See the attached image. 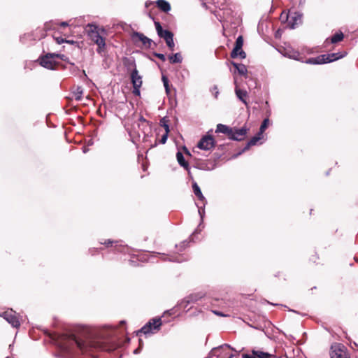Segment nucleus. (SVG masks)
Wrapping results in <instances>:
<instances>
[{
	"instance_id": "obj_1",
	"label": "nucleus",
	"mask_w": 358,
	"mask_h": 358,
	"mask_svg": "<svg viewBox=\"0 0 358 358\" xmlns=\"http://www.w3.org/2000/svg\"><path fill=\"white\" fill-rule=\"evenodd\" d=\"M61 349L70 355H85L97 357L98 350L112 351L117 347L115 340L111 338L94 339L85 333L80 334H65L59 341Z\"/></svg>"
},
{
	"instance_id": "obj_41",
	"label": "nucleus",
	"mask_w": 358,
	"mask_h": 358,
	"mask_svg": "<svg viewBox=\"0 0 358 358\" xmlns=\"http://www.w3.org/2000/svg\"><path fill=\"white\" fill-rule=\"evenodd\" d=\"M213 312L214 314L219 315V316H222V317L226 316V315H224L222 313L217 311V310H213Z\"/></svg>"
},
{
	"instance_id": "obj_36",
	"label": "nucleus",
	"mask_w": 358,
	"mask_h": 358,
	"mask_svg": "<svg viewBox=\"0 0 358 358\" xmlns=\"http://www.w3.org/2000/svg\"><path fill=\"white\" fill-rule=\"evenodd\" d=\"M118 242L117 241H113L110 239L106 241L105 242L103 243H101V244H103L105 245H106L107 247H109V246H113V243H117Z\"/></svg>"
},
{
	"instance_id": "obj_19",
	"label": "nucleus",
	"mask_w": 358,
	"mask_h": 358,
	"mask_svg": "<svg viewBox=\"0 0 358 358\" xmlns=\"http://www.w3.org/2000/svg\"><path fill=\"white\" fill-rule=\"evenodd\" d=\"M192 189L194 194L198 197V199L203 203V206L206 203V200L203 196L199 186L197 185L196 182H194L192 184Z\"/></svg>"
},
{
	"instance_id": "obj_42",
	"label": "nucleus",
	"mask_w": 358,
	"mask_h": 358,
	"mask_svg": "<svg viewBox=\"0 0 358 358\" xmlns=\"http://www.w3.org/2000/svg\"><path fill=\"white\" fill-rule=\"evenodd\" d=\"M56 41L58 44H61L64 42V40L62 38H57Z\"/></svg>"
},
{
	"instance_id": "obj_20",
	"label": "nucleus",
	"mask_w": 358,
	"mask_h": 358,
	"mask_svg": "<svg viewBox=\"0 0 358 358\" xmlns=\"http://www.w3.org/2000/svg\"><path fill=\"white\" fill-rule=\"evenodd\" d=\"M156 3L158 8L165 13H168L171 10L170 3L165 0H157L156 1Z\"/></svg>"
},
{
	"instance_id": "obj_29",
	"label": "nucleus",
	"mask_w": 358,
	"mask_h": 358,
	"mask_svg": "<svg viewBox=\"0 0 358 358\" xmlns=\"http://www.w3.org/2000/svg\"><path fill=\"white\" fill-rule=\"evenodd\" d=\"M160 125L164 128L165 132L169 133V126L166 117H163L160 120Z\"/></svg>"
},
{
	"instance_id": "obj_32",
	"label": "nucleus",
	"mask_w": 358,
	"mask_h": 358,
	"mask_svg": "<svg viewBox=\"0 0 358 358\" xmlns=\"http://www.w3.org/2000/svg\"><path fill=\"white\" fill-rule=\"evenodd\" d=\"M286 55L292 59L299 60V53L296 51H292V52H287Z\"/></svg>"
},
{
	"instance_id": "obj_9",
	"label": "nucleus",
	"mask_w": 358,
	"mask_h": 358,
	"mask_svg": "<svg viewBox=\"0 0 358 358\" xmlns=\"http://www.w3.org/2000/svg\"><path fill=\"white\" fill-rule=\"evenodd\" d=\"M234 350L229 345L224 344L217 348H213L210 352V357H217V358H225L226 350Z\"/></svg>"
},
{
	"instance_id": "obj_4",
	"label": "nucleus",
	"mask_w": 358,
	"mask_h": 358,
	"mask_svg": "<svg viewBox=\"0 0 358 358\" xmlns=\"http://www.w3.org/2000/svg\"><path fill=\"white\" fill-rule=\"evenodd\" d=\"M162 324V320L160 317L152 318L145 324L139 331L137 332V335L139 333H143L145 335L153 334L160 329Z\"/></svg>"
},
{
	"instance_id": "obj_3",
	"label": "nucleus",
	"mask_w": 358,
	"mask_h": 358,
	"mask_svg": "<svg viewBox=\"0 0 358 358\" xmlns=\"http://www.w3.org/2000/svg\"><path fill=\"white\" fill-rule=\"evenodd\" d=\"M346 55V52L321 55L316 57L309 58L306 61V63L309 64H323L330 63L344 57Z\"/></svg>"
},
{
	"instance_id": "obj_52",
	"label": "nucleus",
	"mask_w": 358,
	"mask_h": 358,
	"mask_svg": "<svg viewBox=\"0 0 358 358\" xmlns=\"http://www.w3.org/2000/svg\"><path fill=\"white\" fill-rule=\"evenodd\" d=\"M6 358H10V357H6Z\"/></svg>"
},
{
	"instance_id": "obj_26",
	"label": "nucleus",
	"mask_w": 358,
	"mask_h": 358,
	"mask_svg": "<svg viewBox=\"0 0 358 358\" xmlns=\"http://www.w3.org/2000/svg\"><path fill=\"white\" fill-rule=\"evenodd\" d=\"M343 38H344L343 34L341 31L338 32L331 36V43H336L338 42L341 41L343 39Z\"/></svg>"
},
{
	"instance_id": "obj_17",
	"label": "nucleus",
	"mask_w": 358,
	"mask_h": 358,
	"mask_svg": "<svg viewBox=\"0 0 358 358\" xmlns=\"http://www.w3.org/2000/svg\"><path fill=\"white\" fill-rule=\"evenodd\" d=\"M263 135H259V133L258 132L257 134L255 136H253L246 144V145L244 147V148L237 154L236 156L240 155L243 152L248 150L250 146L255 145L262 138Z\"/></svg>"
},
{
	"instance_id": "obj_5",
	"label": "nucleus",
	"mask_w": 358,
	"mask_h": 358,
	"mask_svg": "<svg viewBox=\"0 0 358 358\" xmlns=\"http://www.w3.org/2000/svg\"><path fill=\"white\" fill-rule=\"evenodd\" d=\"M0 317H3L13 327L17 328L20 325L17 313L13 309L0 313Z\"/></svg>"
},
{
	"instance_id": "obj_14",
	"label": "nucleus",
	"mask_w": 358,
	"mask_h": 358,
	"mask_svg": "<svg viewBox=\"0 0 358 358\" xmlns=\"http://www.w3.org/2000/svg\"><path fill=\"white\" fill-rule=\"evenodd\" d=\"M243 358H273L274 355L259 350H252L251 354H243Z\"/></svg>"
},
{
	"instance_id": "obj_13",
	"label": "nucleus",
	"mask_w": 358,
	"mask_h": 358,
	"mask_svg": "<svg viewBox=\"0 0 358 358\" xmlns=\"http://www.w3.org/2000/svg\"><path fill=\"white\" fill-rule=\"evenodd\" d=\"M202 296L200 294H191L178 303V306L180 308L185 309L187 308L188 305L197 301Z\"/></svg>"
},
{
	"instance_id": "obj_47",
	"label": "nucleus",
	"mask_w": 358,
	"mask_h": 358,
	"mask_svg": "<svg viewBox=\"0 0 358 358\" xmlns=\"http://www.w3.org/2000/svg\"><path fill=\"white\" fill-rule=\"evenodd\" d=\"M64 41L66 42V43H74L73 41L64 40Z\"/></svg>"
},
{
	"instance_id": "obj_7",
	"label": "nucleus",
	"mask_w": 358,
	"mask_h": 358,
	"mask_svg": "<svg viewBox=\"0 0 358 358\" xmlns=\"http://www.w3.org/2000/svg\"><path fill=\"white\" fill-rule=\"evenodd\" d=\"M131 79L133 85V94L136 96H140V87L142 85V78L138 74V70L135 68L131 73Z\"/></svg>"
},
{
	"instance_id": "obj_31",
	"label": "nucleus",
	"mask_w": 358,
	"mask_h": 358,
	"mask_svg": "<svg viewBox=\"0 0 358 358\" xmlns=\"http://www.w3.org/2000/svg\"><path fill=\"white\" fill-rule=\"evenodd\" d=\"M165 41H166L167 46L169 47V48L171 51H173L174 50V46H175V43L173 41V37H171L170 38L165 40Z\"/></svg>"
},
{
	"instance_id": "obj_28",
	"label": "nucleus",
	"mask_w": 358,
	"mask_h": 358,
	"mask_svg": "<svg viewBox=\"0 0 358 358\" xmlns=\"http://www.w3.org/2000/svg\"><path fill=\"white\" fill-rule=\"evenodd\" d=\"M83 93V88L81 87H77L76 91L74 92L75 99L77 101H79L82 98V95Z\"/></svg>"
},
{
	"instance_id": "obj_45",
	"label": "nucleus",
	"mask_w": 358,
	"mask_h": 358,
	"mask_svg": "<svg viewBox=\"0 0 358 358\" xmlns=\"http://www.w3.org/2000/svg\"><path fill=\"white\" fill-rule=\"evenodd\" d=\"M68 25H69V24H68V22H61V24H60V26H61V27H67Z\"/></svg>"
},
{
	"instance_id": "obj_48",
	"label": "nucleus",
	"mask_w": 358,
	"mask_h": 358,
	"mask_svg": "<svg viewBox=\"0 0 358 358\" xmlns=\"http://www.w3.org/2000/svg\"><path fill=\"white\" fill-rule=\"evenodd\" d=\"M140 120H141V121H143V122H145V120L143 117H140Z\"/></svg>"
},
{
	"instance_id": "obj_22",
	"label": "nucleus",
	"mask_w": 358,
	"mask_h": 358,
	"mask_svg": "<svg viewBox=\"0 0 358 358\" xmlns=\"http://www.w3.org/2000/svg\"><path fill=\"white\" fill-rule=\"evenodd\" d=\"M236 94L237 97L245 105H247V101L245 98L247 97L248 93L245 90H243L241 89H238V87L235 90Z\"/></svg>"
},
{
	"instance_id": "obj_6",
	"label": "nucleus",
	"mask_w": 358,
	"mask_h": 358,
	"mask_svg": "<svg viewBox=\"0 0 358 358\" xmlns=\"http://www.w3.org/2000/svg\"><path fill=\"white\" fill-rule=\"evenodd\" d=\"M55 58V53H48L39 59L40 64L45 69L53 70L58 64Z\"/></svg>"
},
{
	"instance_id": "obj_23",
	"label": "nucleus",
	"mask_w": 358,
	"mask_h": 358,
	"mask_svg": "<svg viewBox=\"0 0 358 358\" xmlns=\"http://www.w3.org/2000/svg\"><path fill=\"white\" fill-rule=\"evenodd\" d=\"M238 56H239L241 59H245L246 57V54L243 50L237 49L236 47H234L231 52V57L232 58H236Z\"/></svg>"
},
{
	"instance_id": "obj_38",
	"label": "nucleus",
	"mask_w": 358,
	"mask_h": 358,
	"mask_svg": "<svg viewBox=\"0 0 358 358\" xmlns=\"http://www.w3.org/2000/svg\"><path fill=\"white\" fill-rule=\"evenodd\" d=\"M155 56L162 61L164 62L166 60V57L164 54L162 53H155Z\"/></svg>"
},
{
	"instance_id": "obj_49",
	"label": "nucleus",
	"mask_w": 358,
	"mask_h": 358,
	"mask_svg": "<svg viewBox=\"0 0 358 358\" xmlns=\"http://www.w3.org/2000/svg\"><path fill=\"white\" fill-rule=\"evenodd\" d=\"M151 3L150 2H146L145 3V6L148 7L149 6V4H150Z\"/></svg>"
},
{
	"instance_id": "obj_2",
	"label": "nucleus",
	"mask_w": 358,
	"mask_h": 358,
	"mask_svg": "<svg viewBox=\"0 0 358 358\" xmlns=\"http://www.w3.org/2000/svg\"><path fill=\"white\" fill-rule=\"evenodd\" d=\"M88 37L96 45V52L99 54L106 50V41L102 34H106L104 28H99L96 24L89 23L85 28Z\"/></svg>"
},
{
	"instance_id": "obj_30",
	"label": "nucleus",
	"mask_w": 358,
	"mask_h": 358,
	"mask_svg": "<svg viewBox=\"0 0 358 358\" xmlns=\"http://www.w3.org/2000/svg\"><path fill=\"white\" fill-rule=\"evenodd\" d=\"M243 45V39L241 36H238L235 42V46L237 49H241Z\"/></svg>"
},
{
	"instance_id": "obj_35",
	"label": "nucleus",
	"mask_w": 358,
	"mask_h": 358,
	"mask_svg": "<svg viewBox=\"0 0 358 358\" xmlns=\"http://www.w3.org/2000/svg\"><path fill=\"white\" fill-rule=\"evenodd\" d=\"M185 259L181 257L180 256H178V257H173V256H171L170 258H169V261L171 262H183Z\"/></svg>"
},
{
	"instance_id": "obj_12",
	"label": "nucleus",
	"mask_w": 358,
	"mask_h": 358,
	"mask_svg": "<svg viewBox=\"0 0 358 358\" xmlns=\"http://www.w3.org/2000/svg\"><path fill=\"white\" fill-rule=\"evenodd\" d=\"M132 39L135 42L141 41L143 45L147 48H151V45L152 44V41L150 38H148L144 34L139 32H134L132 35Z\"/></svg>"
},
{
	"instance_id": "obj_18",
	"label": "nucleus",
	"mask_w": 358,
	"mask_h": 358,
	"mask_svg": "<svg viewBox=\"0 0 358 358\" xmlns=\"http://www.w3.org/2000/svg\"><path fill=\"white\" fill-rule=\"evenodd\" d=\"M232 130L233 128H231L225 124H218L217 125L215 132L224 134L228 136L229 138H230L231 135H232Z\"/></svg>"
},
{
	"instance_id": "obj_50",
	"label": "nucleus",
	"mask_w": 358,
	"mask_h": 358,
	"mask_svg": "<svg viewBox=\"0 0 358 358\" xmlns=\"http://www.w3.org/2000/svg\"><path fill=\"white\" fill-rule=\"evenodd\" d=\"M171 310H167V311H166V313H169V314H171Z\"/></svg>"
},
{
	"instance_id": "obj_46",
	"label": "nucleus",
	"mask_w": 358,
	"mask_h": 358,
	"mask_svg": "<svg viewBox=\"0 0 358 358\" xmlns=\"http://www.w3.org/2000/svg\"><path fill=\"white\" fill-rule=\"evenodd\" d=\"M83 151L84 153H86L88 151V149L87 148H83Z\"/></svg>"
},
{
	"instance_id": "obj_27",
	"label": "nucleus",
	"mask_w": 358,
	"mask_h": 358,
	"mask_svg": "<svg viewBox=\"0 0 358 358\" xmlns=\"http://www.w3.org/2000/svg\"><path fill=\"white\" fill-rule=\"evenodd\" d=\"M268 124H269V120L268 118H265L261 126H260V128H259V135H263V133L264 132L265 129L267 128V127L268 126Z\"/></svg>"
},
{
	"instance_id": "obj_40",
	"label": "nucleus",
	"mask_w": 358,
	"mask_h": 358,
	"mask_svg": "<svg viewBox=\"0 0 358 358\" xmlns=\"http://www.w3.org/2000/svg\"><path fill=\"white\" fill-rule=\"evenodd\" d=\"M139 341H140L139 347H138L137 349H136V350H134V354H138V353H139V352H140V351H141V348H142L143 343H142V341H141V339L139 340Z\"/></svg>"
},
{
	"instance_id": "obj_37",
	"label": "nucleus",
	"mask_w": 358,
	"mask_h": 358,
	"mask_svg": "<svg viewBox=\"0 0 358 358\" xmlns=\"http://www.w3.org/2000/svg\"><path fill=\"white\" fill-rule=\"evenodd\" d=\"M168 135H169V133L165 132V134L162 136L161 140H160V143L162 144L166 143V142L167 141Z\"/></svg>"
},
{
	"instance_id": "obj_16",
	"label": "nucleus",
	"mask_w": 358,
	"mask_h": 358,
	"mask_svg": "<svg viewBox=\"0 0 358 358\" xmlns=\"http://www.w3.org/2000/svg\"><path fill=\"white\" fill-rule=\"evenodd\" d=\"M247 134V129L242 127L241 129H233L232 135L230 136V139L234 141H242Z\"/></svg>"
},
{
	"instance_id": "obj_33",
	"label": "nucleus",
	"mask_w": 358,
	"mask_h": 358,
	"mask_svg": "<svg viewBox=\"0 0 358 358\" xmlns=\"http://www.w3.org/2000/svg\"><path fill=\"white\" fill-rule=\"evenodd\" d=\"M162 82H163V84H164V86L165 90H166V92L167 94H169V91H170V90H169V80H168V78H167L166 76H162Z\"/></svg>"
},
{
	"instance_id": "obj_11",
	"label": "nucleus",
	"mask_w": 358,
	"mask_h": 358,
	"mask_svg": "<svg viewBox=\"0 0 358 358\" xmlns=\"http://www.w3.org/2000/svg\"><path fill=\"white\" fill-rule=\"evenodd\" d=\"M288 24L291 29H294L296 25L301 23L302 14L299 12L292 13L287 15Z\"/></svg>"
},
{
	"instance_id": "obj_44",
	"label": "nucleus",
	"mask_w": 358,
	"mask_h": 358,
	"mask_svg": "<svg viewBox=\"0 0 358 358\" xmlns=\"http://www.w3.org/2000/svg\"><path fill=\"white\" fill-rule=\"evenodd\" d=\"M198 211H199V213L201 215V219H203V213H204V210L203 209L202 210L201 208H199V210Z\"/></svg>"
},
{
	"instance_id": "obj_25",
	"label": "nucleus",
	"mask_w": 358,
	"mask_h": 358,
	"mask_svg": "<svg viewBox=\"0 0 358 358\" xmlns=\"http://www.w3.org/2000/svg\"><path fill=\"white\" fill-rule=\"evenodd\" d=\"M169 59L170 62L173 64L181 63L182 61V55L179 52L170 55Z\"/></svg>"
},
{
	"instance_id": "obj_10",
	"label": "nucleus",
	"mask_w": 358,
	"mask_h": 358,
	"mask_svg": "<svg viewBox=\"0 0 358 358\" xmlns=\"http://www.w3.org/2000/svg\"><path fill=\"white\" fill-rule=\"evenodd\" d=\"M331 358H350L343 345H335L331 348Z\"/></svg>"
},
{
	"instance_id": "obj_34",
	"label": "nucleus",
	"mask_w": 358,
	"mask_h": 358,
	"mask_svg": "<svg viewBox=\"0 0 358 358\" xmlns=\"http://www.w3.org/2000/svg\"><path fill=\"white\" fill-rule=\"evenodd\" d=\"M27 40H35V38H32V35L31 34H24L23 36L20 38V41L25 43Z\"/></svg>"
},
{
	"instance_id": "obj_51",
	"label": "nucleus",
	"mask_w": 358,
	"mask_h": 358,
	"mask_svg": "<svg viewBox=\"0 0 358 358\" xmlns=\"http://www.w3.org/2000/svg\"><path fill=\"white\" fill-rule=\"evenodd\" d=\"M195 233H198L197 230H195L193 234H194Z\"/></svg>"
},
{
	"instance_id": "obj_43",
	"label": "nucleus",
	"mask_w": 358,
	"mask_h": 358,
	"mask_svg": "<svg viewBox=\"0 0 358 358\" xmlns=\"http://www.w3.org/2000/svg\"><path fill=\"white\" fill-rule=\"evenodd\" d=\"M187 244V243H186V241H183L182 243H181L180 245V250L184 249L186 247Z\"/></svg>"
},
{
	"instance_id": "obj_8",
	"label": "nucleus",
	"mask_w": 358,
	"mask_h": 358,
	"mask_svg": "<svg viewBox=\"0 0 358 358\" xmlns=\"http://www.w3.org/2000/svg\"><path fill=\"white\" fill-rule=\"evenodd\" d=\"M215 146V140L211 136H205L201 138L197 147L203 150H210Z\"/></svg>"
},
{
	"instance_id": "obj_21",
	"label": "nucleus",
	"mask_w": 358,
	"mask_h": 358,
	"mask_svg": "<svg viewBox=\"0 0 358 358\" xmlns=\"http://www.w3.org/2000/svg\"><path fill=\"white\" fill-rule=\"evenodd\" d=\"M176 158L178 164L182 167L185 168L186 170L189 169V164L185 161V157L181 152L178 151L176 153Z\"/></svg>"
},
{
	"instance_id": "obj_15",
	"label": "nucleus",
	"mask_w": 358,
	"mask_h": 358,
	"mask_svg": "<svg viewBox=\"0 0 358 358\" xmlns=\"http://www.w3.org/2000/svg\"><path fill=\"white\" fill-rule=\"evenodd\" d=\"M155 25L157 34L160 38L166 40L171 37H173V34L169 30H164L159 22H155Z\"/></svg>"
},
{
	"instance_id": "obj_39",
	"label": "nucleus",
	"mask_w": 358,
	"mask_h": 358,
	"mask_svg": "<svg viewBox=\"0 0 358 358\" xmlns=\"http://www.w3.org/2000/svg\"><path fill=\"white\" fill-rule=\"evenodd\" d=\"M55 58H59L60 59H62L63 61H66V57L64 55L55 54Z\"/></svg>"
},
{
	"instance_id": "obj_24",
	"label": "nucleus",
	"mask_w": 358,
	"mask_h": 358,
	"mask_svg": "<svg viewBox=\"0 0 358 358\" xmlns=\"http://www.w3.org/2000/svg\"><path fill=\"white\" fill-rule=\"evenodd\" d=\"M231 64L236 68L240 75H245L248 72L246 66L243 64H238L234 62H231Z\"/></svg>"
}]
</instances>
